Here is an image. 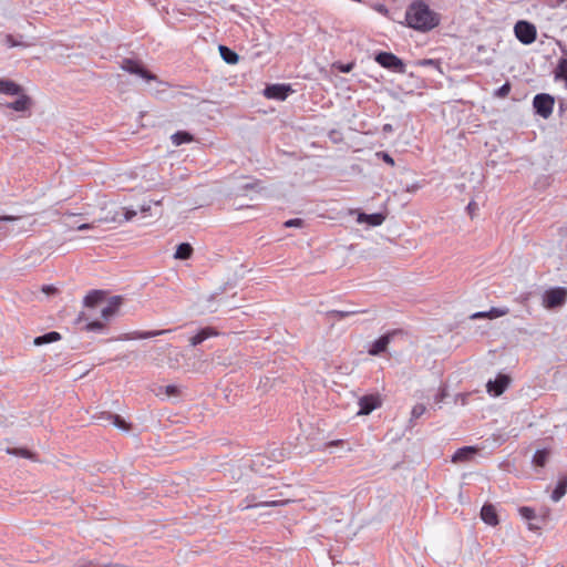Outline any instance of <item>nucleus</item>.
<instances>
[{
  "label": "nucleus",
  "mask_w": 567,
  "mask_h": 567,
  "mask_svg": "<svg viewBox=\"0 0 567 567\" xmlns=\"http://www.w3.org/2000/svg\"><path fill=\"white\" fill-rule=\"evenodd\" d=\"M290 92H292V90L289 85L272 84L265 89L264 94L268 99L284 101Z\"/></svg>",
  "instance_id": "nucleus-10"
},
{
  "label": "nucleus",
  "mask_w": 567,
  "mask_h": 567,
  "mask_svg": "<svg viewBox=\"0 0 567 567\" xmlns=\"http://www.w3.org/2000/svg\"><path fill=\"white\" fill-rule=\"evenodd\" d=\"M426 411V406L422 403L415 404L411 410V421L421 417Z\"/></svg>",
  "instance_id": "nucleus-33"
},
{
  "label": "nucleus",
  "mask_w": 567,
  "mask_h": 567,
  "mask_svg": "<svg viewBox=\"0 0 567 567\" xmlns=\"http://www.w3.org/2000/svg\"><path fill=\"white\" fill-rule=\"evenodd\" d=\"M380 405H381V400H380L379 396H377V395H365V396H362L359 400L360 410H359L358 414L359 415H368L373 410L379 408Z\"/></svg>",
  "instance_id": "nucleus-11"
},
{
  "label": "nucleus",
  "mask_w": 567,
  "mask_h": 567,
  "mask_svg": "<svg viewBox=\"0 0 567 567\" xmlns=\"http://www.w3.org/2000/svg\"><path fill=\"white\" fill-rule=\"evenodd\" d=\"M219 53L223 60L228 64H236L239 60L238 54L227 47L219 45Z\"/></svg>",
  "instance_id": "nucleus-23"
},
{
  "label": "nucleus",
  "mask_w": 567,
  "mask_h": 567,
  "mask_svg": "<svg viewBox=\"0 0 567 567\" xmlns=\"http://www.w3.org/2000/svg\"><path fill=\"white\" fill-rule=\"evenodd\" d=\"M192 255H193V247L187 243H183L177 246L176 251L174 254V258L181 259V260H186V259H189L192 257Z\"/></svg>",
  "instance_id": "nucleus-22"
},
{
  "label": "nucleus",
  "mask_w": 567,
  "mask_h": 567,
  "mask_svg": "<svg viewBox=\"0 0 567 567\" xmlns=\"http://www.w3.org/2000/svg\"><path fill=\"white\" fill-rule=\"evenodd\" d=\"M338 443H339V441H334V442H330L329 445H336Z\"/></svg>",
  "instance_id": "nucleus-48"
},
{
  "label": "nucleus",
  "mask_w": 567,
  "mask_h": 567,
  "mask_svg": "<svg viewBox=\"0 0 567 567\" xmlns=\"http://www.w3.org/2000/svg\"><path fill=\"white\" fill-rule=\"evenodd\" d=\"M284 225L285 227H301L303 225V220L300 218L289 219Z\"/></svg>",
  "instance_id": "nucleus-37"
},
{
  "label": "nucleus",
  "mask_w": 567,
  "mask_h": 567,
  "mask_svg": "<svg viewBox=\"0 0 567 567\" xmlns=\"http://www.w3.org/2000/svg\"><path fill=\"white\" fill-rule=\"evenodd\" d=\"M406 25L419 32H429L441 23V14L432 10L424 0L412 1L405 11Z\"/></svg>",
  "instance_id": "nucleus-1"
},
{
  "label": "nucleus",
  "mask_w": 567,
  "mask_h": 567,
  "mask_svg": "<svg viewBox=\"0 0 567 567\" xmlns=\"http://www.w3.org/2000/svg\"><path fill=\"white\" fill-rule=\"evenodd\" d=\"M378 10L382 13H388V9L383 6H381Z\"/></svg>",
  "instance_id": "nucleus-46"
},
{
  "label": "nucleus",
  "mask_w": 567,
  "mask_h": 567,
  "mask_svg": "<svg viewBox=\"0 0 567 567\" xmlns=\"http://www.w3.org/2000/svg\"><path fill=\"white\" fill-rule=\"evenodd\" d=\"M0 94L17 96V100L6 104L8 109L16 112H27L32 106V99L24 89L12 80L0 79Z\"/></svg>",
  "instance_id": "nucleus-2"
},
{
  "label": "nucleus",
  "mask_w": 567,
  "mask_h": 567,
  "mask_svg": "<svg viewBox=\"0 0 567 567\" xmlns=\"http://www.w3.org/2000/svg\"><path fill=\"white\" fill-rule=\"evenodd\" d=\"M468 208H471V210H474V207H472V204H468Z\"/></svg>",
  "instance_id": "nucleus-50"
},
{
  "label": "nucleus",
  "mask_w": 567,
  "mask_h": 567,
  "mask_svg": "<svg viewBox=\"0 0 567 567\" xmlns=\"http://www.w3.org/2000/svg\"><path fill=\"white\" fill-rule=\"evenodd\" d=\"M169 332V330H157V331H147V332H138L132 337V339H148L156 336H161Z\"/></svg>",
  "instance_id": "nucleus-32"
},
{
  "label": "nucleus",
  "mask_w": 567,
  "mask_h": 567,
  "mask_svg": "<svg viewBox=\"0 0 567 567\" xmlns=\"http://www.w3.org/2000/svg\"><path fill=\"white\" fill-rule=\"evenodd\" d=\"M385 217L383 214L377 213V214H363L360 213L358 215L357 221L359 224H368L370 226H380L384 221Z\"/></svg>",
  "instance_id": "nucleus-13"
},
{
  "label": "nucleus",
  "mask_w": 567,
  "mask_h": 567,
  "mask_svg": "<svg viewBox=\"0 0 567 567\" xmlns=\"http://www.w3.org/2000/svg\"><path fill=\"white\" fill-rule=\"evenodd\" d=\"M6 452L8 454H12V455H19V456H22V457H29L30 454L27 450H17V449H6Z\"/></svg>",
  "instance_id": "nucleus-35"
},
{
  "label": "nucleus",
  "mask_w": 567,
  "mask_h": 567,
  "mask_svg": "<svg viewBox=\"0 0 567 567\" xmlns=\"http://www.w3.org/2000/svg\"><path fill=\"white\" fill-rule=\"evenodd\" d=\"M516 38L524 44H530L536 40V28L527 21H518L514 28Z\"/></svg>",
  "instance_id": "nucleus-5"
},
{
  "label": "nucleus",
  "mask_w": 567,
  "mask_h": 567,
  "mask_svg": "<svg viewBox=\"0 0 567 567\" xmlns=\"http://www.w3.org/2000/svg\"><path fill=\"white\" fill-rule=\"evenodd\" d=\"M94 223L93 221L92 224H81L80 226H78V230H85V229H90L94 226Z\"/></svg>",
  "instance_id": "nucleus-42"
},
{
  "label": "nucleus",
  "mask_w": 567,
  "mask_h": 567,
  "mask_svg": "<svg viewBox=\"0 0 567 567\" xmlns=\"http://www.w3.org/2000/svg\"><path fill=\"white\" fill-rule=\"evenodd\" d=\"M481 517L486 524L491 526H496L498 524V516L496 509L491 504H486L483 506L481 511Z\"/></svg>",
  "instance_id": "nucleus-14"
},
{
  "label": "nucleus",
  "mask_w": 567,
  "mask_h": 567,
  "mask_svg": "<svg viewBox=\"0 0 567 567\" xmlns=\"http://www.w3.org/2000/svg\"><path fill=\"white\" fill-rule=\"evenodd\" d=\"M0 230H2V227L0 226Z\"/></svg>",
  "instance_id": "nucleus-51"
},
{
  "label": "nucleus",
  "mask_w": 567,
  "mask_h": 567,
  "mask_svg": "<svg viewBox=\"0 0 567 567\" xmlns=\"http://www.w3.org/2000/svg\"><path fill=\"white\" fill-rule=\"evenodd\" d=\"M352 66H353V65L350 63V64H347V65H342V66L340 68V70H341L342 72H350V71L352 70Z\"/></svg>",
  "instance_id": "nucleus-43"
},
{
  "label": "nucleus",
  "mask_w": 567,
  "mask_h": 567,
  "mask_svg": "<svg viewBox=\"0 0 567 567\" xmlns=\"http://www.w3.org/2000/svg\"><path fill=\"white\" fill-rule=\"evenodd\" d=\"M216 334L213 330L210 329H203L200 330L197 334H195L194 337H192L189 339V342L192 346H197L199 343H202L203 341H205L207 338L212 337Z\"/></svg>",
  "instance_id": "nucleus-26"
},
{
  "label": "nucleus",
  "mask_w": 567,
  "mask_h": 567,
  "mask_svg": "<svg viewBox=\"0 0 567 567\" xmlns=\"http://www.w3.org/2000/svg\"><path fill=\"white\" fill-rule=\"evenodd\" d=\"M122 69L132 74H137L146 81H155L156 76L144 70L141 65L132 60H125L122 64Z\"/></svg>",
  "instance_id": "nucleus-12"
},
{
  "label": "nucleus",
  "mask_w": 567,
  "mask_h": 567,
  "mask_svg": "<svg viewBox=\"0 0 567 567\" xmlns=\"http://www.w3.org/2000/svg\"><path fill=\"white\" fill-rule=\"evenodd\" d=\"M42 290H43L45 293H49V292H51V291H54L55 289H54L53 287H51V286H47V287H43V289H42Z\"/></svg>",
  "instance_id": "nucleus-44"
},
{
  "label": "nucleus",
  "mask_w": 567,
  "mask_h": 567,
  "mask_svg": "<svg viewBox=\"0 0 567 567\" xmlns=\"http://www.w3.org/2000/svg\"><path fill=\"white\" fill-rule=\"evenodd\" d=\"M445 396H446L445 390L441 389L440 392L437 393V395L435 396V401L437 403H441L444 400Z\"/></svg>",
  "instance_id": "nucleus-41"
},
{
  "label": "nucleus",
  "mask_w": 567,
  "mask_h": 567,
  "mask_svg": "<svg viewBox=\"0 0 567 567\" xmlns=\"http://www.w3.org/2000/svg\"><path fill=\"white\" fill-rule=\"evenodd\" d=\"M468 208H471V210H474V207H472V204H468Z\"/></svg>",
  "instance_id": "nucleus-49"
},
{
  "label": "nucleus",
  "mask_w": 567,
  "mask_h": 567,
  "mask_svg": "<svg viewBox=\"0 0 567 567\" xmlns=\"http://www.w3.org/2000/svg\"><path fill=\"white\" fill-rule=\"evenodd\" d=\"M511 384V378L506 374H498L495 380H489L486 384L487 392L498 396L505 392Z\"/></svg>",
  "instance_id": "nucleus-8"
},
{
  "label": "nucleus",
  "mask_w": 567,
  "mask_h": 567,
  "mask_svg": "<svg viewBox=\"0 0 567 567\" xmlns=\"http://www.w3.org/2000/svg\"><path fill=\"white\" fill-rule=\"evenodd\" d=\"M518 512H519V515L522 516V518H524L525 520L528 522V529H530V530L539 529V526L532 523V520H534L536 518L535 511L532 507L524 506V507H520L518 509Z\"/></svg>",
  "instance_id": "nucleus-19"
},
{
  "label": "nucleus",
  "mask_w": 567,
  "mask_h": 567,
  "mask_svg": "<svg viewBox=\"0 0 567 567\" xmlns=\"http://www.w3.org/2000/svg\"><path fill=\"white\" fill-rule=\"evenodd\" d=\"M161 392L158 394H165L166 396H176L179 394V388L175 384H168L159 388Z\"/></svg>",
  "instance_id": "nucleus-31"
},
{
  "label": "nucleus",
  "mask_w": 567,
  "mask_h": 567,
  "mask_svg": "<svg viewBox=\"0 0 567 567\" xmlns=\"http://www.w3.org/2000/svg\"><path fill=\"white\" fill-rule=\"evenodd\" d=\"M534 107L536 112L547 118L553 113L554 99L548 94H538L534 97Z\"/></svg>",
  "instance_id": "nucleus-7"
},
{
  "label": "nucleus",
  "mask_w": 567,
  "mask_h": 567,
  "mask_svg": "<svg viewBox=\"0 0 567 567\" xmlns=\"http://www.w3.org/2000/svg\"><path fill=\"white\" fill-rule=\"evenodd\" d=\"M566 493H567V478L560 477L555 489L553 491L550 497L554 502H558L565 496Z\"/></svg>",
  "instance_id": "nucleus-20"
},
{
  "label": "nucleus",
  "mask_w": 567,
  "mask_h": 567,
  "mask_svg": "<svg viewBox=\"0 0 567 567\" xmlns=\"http://www.w3.org/2000/svg\"><path fill=\"white\" fill-rule=\"evenodd\" d=\"M104 299V292L101 290H93L84 298V306L87 308H94L102 303Z\"/></svg>",
  "instance_id": "nucleus-17"
},
{
  "label": "nucleus",
  "mask_w": 567,
  "mask_h": 567,
  "mask_svg": "<svg viewBox=\"0 0 567 567\" xmlns=\"http://www.w3.org/2000/svg\"><path fill=\"white\" fill-rule=\"evenodd\" d=\"M184 359V354L176 350V349H173L168 352V365L173 369H177L181 367V360Z\"/></svg>",
  "instance_id": "nucleus-27"
},
{
  "label": "nucleus",
  "mask_w": 567,
  "mask_h": 567,
  "mask_svg": "<svg viewBox=\"0 0 567 567\" xmlns=\"http://www.w3.org/2000/svg\"><path fill=\"white\" fill-rule=\"evenodd\" d=\"M148 83V90L152 94L158 95L159 90L157 89L158 84H162V82H158L157 79L155 81H147Z\"/></svg>",
  "instance_id": "nucleus-36"
},
{
  "label": "nucleus",
  "mask_w": 567,
  "mask_h": 567,
  "mask_svg": "<svg viewBox=\"0 0 567 567\" xmlns=\"http://www.w3.org/2000/svg\"><path fill=\"white\" fill-rule=\"evenodd\" d=\"M123 298L121 296H113L109 299L107 305L101 309V316L105 321L111 320L118 313Z\"/></svg>",
  "instance_id": "nucleus-9"
},
{
  "label": "nucleus",
  "mask_w": 567,
  "mask_h": 567,
  "mask_svg": "<svg viewBox=\"0 0 567 567\" xmlns=\"http://www.w3.org/2000/svg\"><path fill=\"white\" fill-rule=\"evenodd\" d=\"M104 324L100 321H92L90 323H87L86 326V329L90 330V331H94V330H101L103 329Z\"/></svg>",
  "instance_id": "nucleus-38"
},
{
  "label": "nucleus",
  "mask_w": 567,
  "mask_h": 567,
  "mask_svg": "<svg viewBox=\"0 0 567 567\" xmlns=\"http://www.w3.org/2000/svg\"><path fill=\"white\" fill-rule=\"evenodd\" d=\"M555 78L565 81L567 87V58L560 59L555 71Z\"/></svg>",
  "instance_id": "nucleus-25"
},
{
  "label": "nucleus",
  "mask_w": 567,
  "mask_h": 567,
  "mask_svg": "<svg viewBox=\"0 0 567 567\" xmlns=\"http://www.w3.org/2000/svg\"><path fill=\"white\" fill-rule=\"evenodd\" d=\"M476 453V449L473 446H465L455 452V454L452 457L453 462H464L468 461L473 457V455Z\"/></svg>",
  "instance_id": "nucleus-18"
},
{
  "label": "nucleus",
  "mask_w": 567,
  "mask_h": 567,
  "mask_svg": "<svg viewBox=\"0 0 567 567\" xmlns=\"http://www.w3.org/2000/svg\"><path fill=\"white\" fill-rule=\"evenodd\" d=\"M289 503V499H267L261 501L259 503H256L254 505H246L244 508H250V507H268V506H282Z\"/></svg>",
  "instance_id": "nucleus-24"
},
{
  "label": "nucleus",
  "mask_w": 567,
  "mask_h": 567,
  "mask_svg": "<svg viewBox=\"0 0 567 567\" xmlns=\"http://www.w3.org/2000/svg\"><path fill=\"white\" fill-rule=\"evenodd\" d=\"M377 155L380 156L386 164L391 166L394 165V159L388 153L379 152Z\"/></svg>",
  "instance_id": "nucleus-39"
},
{
  "label": "nucleus",
  "mask_w": 567,
  "mask_h": 567,
  "mask_svg": "<svg viewBox=\"0 0 567 567\" xmlns=\"http://www.w3.org/2000/svg\"><path fill=\"white\" fill-rule=\"evenodd\" d=\"M375 61L383 68L398 73L405 72V65L401 59L390 52H380L375 55Z\"/></svg>",
  "instance_id": "nucleus-4"
},
{
  "label": "nucleus",
  "mask_w": 567,
  "mask_h": 567,
  "mask_svg": "<svg viewBox=\"0 0 567 567\" xmlns=\"http://www.w3.org/2000/svg\"><path fill=\"white\" fill-rule=\"evenodd\" d=\"M18 219H19V217L11 216V215L0 216V221H17Z\"/></svg>",
  "instance_id": "nucleus-40"
},
{
  "label": "nucleus",
  "mask_w": 567,
  "mask_h": 567,
  "mask_svg": "<svg viewBox=\"0 0 567 567\" xmlns=\"http://www.w3.org/2000/svg\"><path fill=\"white\" fill-rule=\"evenodd\" d=\"M509 312V309L506 307L503 308H492L489 311H482L476 312L471 316L472 319H478V318H488V319H495L503 316H506Z\"/></svg>",
  "instance_id": "nucleus-15"
},
{
  "label": "nucleus",
  "mask_w": 567,
  "mask_h": 567,
  "mask_svg": "<svg viewBox=\"0 0 567 567\" xmlns=\"http://www.w3.org/2000/svg\"><path fill=\"white\" fill-rule=\"evenodd\" d=\"M392 130V126L390 124H385L383 126V131L388 132V131H391Z\"/></svg>",
  "instance_id": "nucleus-47"
},
{
  "label": "nucleus",
  "mask_w": 567,
  "mask_h": 567,
  "mask_svg": "<svg viewBox=\"0 0 567 567\" xmlns=\"http://www.w3.org/2000/svg\"><path fill=\"white\" fill-rule=\"evenodd\" d=\"M511 92V85L509 83H505L504 85H502L497 91H496V96L498 97H505L509 94Z\"/></svg>",
  "instance_id": "nucleus-34"
},
{
  "label": "nucleus",
  "mask_w": 567,
  "mask_h": 567,
  "mask_svg": "<svg viewBox=\"0 0 567 567\" xmlns=\"http://www.w3.org/2000/svg\"><path fill=\"white\" fill-rule=\"evenodd\" d=\"M171 140H172V143L175 146H179L182 144H187V143L193 142L194 141V136L190 133H188V132L179 131V132L174 133L171 136Z\"/></svg>",
  "instance_id": "nucleus-21"
},
{
  "label": "nucleus",
  "mask_w": 567,
  "mask_h": 567,
  "mask_svg": "<svg viewBox=\"0 0 567 567\" xmlns=\"http://www.w3.org/2000/svg\"><path fill=\"white\" fill-rule=\"evenodd\" d=\"M390 336H382L377 341L372 343V346L369 349V354L371 355H378L382 352H384L390 343Z\"/></svg>",
  "instance_id": "nucleus-16"
},
{
  "label": "nucleus",
  "mask_w": 567,
  "mask_h": 567,
  "mask_svg": "<svg viewBox=\"0 0 567 567\" xmlns=\"http://www.w3.org/2000/svg\"><path fill=\"white\" fill-rule=\"evenodd\" d=\"M102 210L104 215L96 223L122 224L132 220L137 215V210L121 207L116 203H105Z\"/></svg>",
  "instance_id": "nucleus-3"
},
{
  "label": "nucleus",
  "mask_w": 567,
  "mask_h": 567,
  "mask_svg": "<svg viewBox=\"0 0 567 567\" xmlns=\"http://www.w3.org/2000/svg\"><path fill=\"white\" fill-rule=\"evenodd\" d=\"M148 209H150V206L142 205V206L140 207V212H142V213H144V212H146V210H148Z\"/></svg>",
  "instance_id": "nucleus-45"
},
{
  "label": "nucleus",
  "mask_w": 567,
  "mask_h": 567,
  "mask_svg": "<svg viewBox=\"0 0 567 567\" xmlns=\"http://www.w3.org/2000/svg\"><path fill=\"white\" fill-rule=\"evenodd\" d=\"M107 419L112 422V424L120 429V430H123V431H128L130 430V425L123 420L121 419L118 415H109Z\"/></svg>",
  "instance_id": "nucleus-30"
},
{
  "label": "nucleus",
  "mask_w": 567,
  "mask_h": 567,
  "mask_svg": "<svg viewBox=\"0 0 567 567\" xmlns=\"http://www.w3.org/2000/svg\"><path fill=\"white\" fill-rule=\"evenodd\" d=\"M60 339V334L58 332H49L44 336H41V337H38L34 339V344L35 346H41V344H44V343H49V342H52V341H56Z\"/></svg>",
  "instance_id": "nucleus-29"
},
{
  "label": "nucleus",
  "mask_w": 567,
  "mask_h": 567,
  "mask_svg": "<svg viewBox=\"0 0 567 567\" xmlns=\"http://www.w3.org/2000/svg\"><path fill=\"white\" fill-rule=\"evenodd\" d=\"M549 456V452L547 450H538L535 452L533 457V463L537 466H545Z\"/></svg>",
  "instance_id": "nucleus-28"
},
{
  "label": "nucleus",
  "mask_w": 567,
  "mask_h": 567,
  "mask_svg": "<svg viewBox=\"0 0 567 567\" xmlns=\"http://www.w3.org/2000/svg\"><path fill=\"white\" fill-rule=\"evenodd\" d=\"M567 290L565 288H554L546 291L544 296V306L546 308H555L565 303Z\"/></svg>",
  "instance_id": "nucleus-6"
}]
</instances>
